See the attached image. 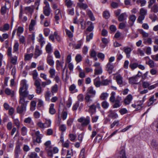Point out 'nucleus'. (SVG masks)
<instances>
[{
  "label": "nucleus",
  "mask_w": 158,
  "mask_h": 158,
  "mask_svg": "<svg viewBox=\"0 0 158 158\" xmlns=\"http://www.w3.org/2000/svg\"><path fill=\"white\" fill-rule=\"evenodd\" d=\"M20 85L21 87L19 91L20 95L19 104L21 105L26 106L28 101L26 100V99L29 94V91L27 90L28 85L25 80L21 81Z\"/></svg>",
  "instance_id": "f257e3e1"
},
{
  "label": "nucleus",
  "mask_w": 158,
  "mask_h": 158,
  "mask_svg": "<svg viewBox=\"0 0 158 158\" xmlns=\"http://www.w3.org/2000/svg\"><path fill=\"white\" fill-rule=\"evenodd\" d=\"M115 76L114 77L117 84L119 85L120 87H122L125 85L126 83L123 81V77L120 74L117 75L115 74Z\"/></svg>",
  "instance_id": "f03ea898"
},
{
  "label": "nucleus",
  "mask_w": 158,
  "mask_h": 158,
  "mask_svg": "<svg viewBox=\"0 0 158 158\" xmlns=\"http://www.w3.org/2000/svg\"><path fill=\"white\" fill-rule=\"evenodd\" d=\"M78 122L81 123V125L82 126H85L88 125L90 122V117L87 116L86 118L82 117L78 119Z\"/></svg>",
  "instance_id": "7ed1b4c3"
},
{
  "label": "nucleus",
  "mask_w": 158,
  "mask_h": 158,
  "mask_svg": "<svg viewBox=\"0 0 158 158\" xmlns=\"http://www.w3.org/2000/svg\"><path fill=\"white\" fill-rule=\"evenodd\" d=\"M42 53V52L41 50L40 49L39 47L38 46H36L35 49L34 58L35 59L37 58Z\"/></svg>",
  "instance_id": "20e7f679"
},
{
  "label": "nucleus",
  "mask_w": 158,
  "mask_h": 158,
  "mask_svg": "<svg viewBox=\"0 0 158 158\" xmlns=\"http://www.w3.org/2000/svg\"><path fill=\"white\" fill-rule=\"evenodd\" d=\"M21 152L20 146L19 145H17L14 151L15 158H19V155L20 154Z\"/></svg>",
  "instance_id": "39448f33"
},
{
  "label": "nucleus",
  "mask_w": 158,
  "mask_h": 158,
  "mask_svg": "<svg viewBox=\"0 0 158 158\" xmlns=\"http://www.w3.org/2000/svg\"><path fill=\"white\" fill-rule=\"evenodd\" d=\"M121 98H118L116 99L115 101V103L112 105V107L113 108H116L120 107L122 104L121 103Z\"/></svg>",
  "instance_id": "423d86ee"
},
{
  "label": "nucleus",
  "mask_w": 158,
  "mask_h": 158,
  "mask_svg": "<svg viewBox=\"0 0 158 158\" xmlns=\"http://www.w3.org/2000/svg\"><path fill=\"white\" fill-rule=\"evenodd\" d=\"M94 97H91V95L86 94L85 98L86 103L88 105H89L93 102L92 98Z\"/></svg>",
  "instance_id": "0eeeda50"
},
{
  "label": "nucleus",
  "mask_w": 158,
  "mask_h": 158,
  "mask_svg": "<svg viewBox=\"0 0 158 158\" xmlns=\"http://www.w3.org/2000/svg\"><path fill=\"white\" fill-rule=\"evenodd\" d=\"M96 91L94 89V88L92 86H90L88 88L87 90V93L86 94L91 95V97H94L96 94Z\"/></svg>",
  "instance_id": "6e6552de"
},
{
  "label": "nucleus",
  "mask_w": 158,
  "mask_h": 158,
  "mask_svg": "<svg viewBox=\"0 0 158 158\" xmlns=\"http://www.w3.org/2000/svg\"><path fill=\"white\" fill-rule=\"evenodd\" d=\"M94 84L96 87H99L101 85V81L99 77H98L94 80Z\"/></svg>",
  "instance_id": "1a4fd4ad"
},
{
  "label": "nucleus",
  "mask_w": 158,
  "mask_h": 158,
  "mask_svg": "<svg viewBox=\"0 0 158 158\" xmlns=\"http://www.w3.org/2000/svg\"><path fill=\"white\" fill-rule=\"evenodd\" d=\"M124 52L126 55V57L128 58H130V53L132 51V49L130 47H124L123 48Z\"/></svg>",
  "instance_id": "9d476101"
},
{
  "label": "nucleus",
  "mask_w": 158,
  "mask_h": 158,
  "mask_svg": "<svg viewBox=\"0 0 158 158\" xmlns=\"http://www.w3.org/2000/svg\"><path fill=\"white\" fill-rule=\"evenodd\" d=\"M133 99L132 95L129 94L128 95L124 100V103L126 105L129 104Z\"/></svg>",
  "instance_id": "9b49d317"
},
{
  "label": "nucleus",
  "mask_w": 158,
  "mask_h": 158,
  "mask_svg": "<svg viewBox=\"0 0 158 158\" xmlns=\"http://www.w3.org/2000/svg\"><path fill=\"white\" fill-rule=\"evenodd\" d=\"M47 61L48 64L51 66H53L54 64V62L53 60L52 57L50 55H48L47 57Z\"/></svg>",
  "instance_id": "f8f14e48"
},
{
  "label": "nucleus",
  "mask_w": 158,
  "mask_h": 158,
  "mask_svg": "<svg viewBox=\"0 0 158 158\" xmlns=\"http://www.w3.org/2000/svg\"><path fill=\"white\" fill-rule=\"evenodd\" d=\"M26 106L20 105V106H18L17 108V112L19 114H22L25 112L26 110Z\"/></svg>",
  "instance_id": "ddd939ff"
},
{
  "label": "nucleus",
  "mask_w": 158,
  "mask_h": 158,
  "mask_svg": "<svg viewBox=\"0 0 158 158\" xmlns=\"http://www.w3.org/2000/svg\"><path fill=\"white\" fill-rule=\"evenodd\" d=\"M156 101V99L155 98L154 95L151 97L148 101V106L152 105Z\"/></svg>",
  "instance_id": "4468645a"
},
{
  "label": "nucleus",
  "mask_w": 158,
  "mask_h": 158,
  "mask_svg": "<svg viewBox=\"0 0 158 158\" xmlns=\"http://www.w3.org/2000/svg\"><path fill=\"white\" fill-rule=\"evenodd\" d=\"M77 6L80 9L83 10H85L88 7L87 5L83 2H78L77 3Z\"/></svg>",
  "instance_id": "2eb2a0df"
},
{
  "label": "nucleus",
  "mask_w": 158,
  "mask_h": 158,
  "mask_svg": "<svg viewBox=\"0 0 158 158\" xmlns=\"http://www.w3.org/2000/svg\"><path fill=\"white\" fill-rule=\"evenodd\" d=\"M10 57V63L13 65L16 64L18 60L17 56H11Z\"/></svg>",
  "instance_id": "dca6fc26"
},
{
  "label": "nucleus",
  "mask_w": 158,
  "mask_h": 158,
  "mask_svg": "<svg viewBox=\"0 0 158 158\" xmlns=\"http://www.w3.org/2000/svg\"><path fill=\"white\" fill-rule=\"evenodd\" d=\"M69 90L72 93H74L78 91V90L76 89V86L74 84H72L69 87Z\"/></svg>",
  "instance_id": "f3484780"
},
{
  "label": "nucleus",
  "mask_w": 158,
  "mask_h": 158,
  "mask_svg": "<svg viewBox=\"0 0 158 158\" xmlns=\"http://www.w3.org/2000/svg\"><path fill=\"white\" fill-rule=\"evenodd\" d=\"M50 8L49 7H44L43 8V13L46 16H48L50 13Z\"/></svg>",
  "instance_id": "a211bd4d"
},
{
  "label": "nucleus",
  "mask_w": 158,
  "mask_h": 158,
  "mask_svg": "<svg viewBox=\"0 0 158 158\" xmlns=\"http://www.w3.org/2000/svg\"><path fill=\"white\" fill-rule=\"evenodd\" d=\"M89 111L91 115L96 112V109L94 104H93L91 106H89Z\"/></svg>",
  "instance_id": "6ab92c4d"
},
{
  "label": "nucleus",
  "mask_w": 158,
  "mask_h": 158,
  "mask_svg": "<svg viewBox=\"0 0 158 158\" xmlns=\"http://www.w3.org/2000/svg\"><path fill=\"white\" fill-rule=\"evenodd\" d=\"M127 17V15L126 13H122L118 17V20L120 22L122 21L125 20Z\"/></svg>",
  "instance_id": "aec40b11"
},
{
  "label": "nucleus",
  "mask_w": 158,
  "mask_h": 158,
  "mask_svg": "<svg viewBox=\"0 0 158 158\" xmlns=\"http://www.w3.org/2000/svg\"><path fill=\"white\" fill-rule=\"evenodd\" d=\"M58 91V85L56 84L51 87V92L53 95L54 94L56 93Z\"/></svg>",
  "instance_id": "412c9836"
},
{
  "label": "nucleus",
  "mask_w": 158,
  "mask_h": 158,
  "mask_svg": "<svg viewBox=\"0 0 158 158\" xmlns=\"http://www.w3.org/2000/svg\"><path fill=\"white\" fill-rule=\"evenodd\" d=\"M51 93L49 91H47L44 93V95L45 100L48 102H50V97H51Z\"/></svg>",
  "instance_id": "4be33fe9"
},
{
  "label": "nucleus",
  "mask_w": 158,
  "mask_h": 158,
  "mask_svg": "<svg viewBox=\"0 0 158 158\" xmlns=\"http://www.w3.org/2000/svg\"><path fill=\"white\" fill-rule=\"evenodd\" d=\"M49 73L50 74V78H54V77L56 75V70L54 68H50L49 71Z\"/></svg>",
  "instance_id": "5701e85b"
},
{
  "label": "nucleus",
  "mask_w": 158,
  "mask_h": 158,
  "mask_svg": "<svg viewBox=\"0 0 158 158\" xmlns=\"http://www.w3.org/2000/svg\"><path fill=\"white\" fill-rule=\"evenodd\" d=\"M137 81V79L136 76L133 77H130L129 79V83L131 84H137L136 82Z\"/></svg>",
  "instance_id": "b1692460"
},
{
  "label": "nucleus",
  "mask_w": 158,
  "mask_h": 158,
  "mask_svg": "<svg viewBox=\"0 0 158 158\" xmlns=\"http://www.w3.org/2000/svg\"><path fill=\"white\" fill-rule=\"evenodd\" d=\"M35 24V21L33 19L31 20V23H30L29 27V31H31L34 30V27Z\"/></svg>",
  "instance_id": "393cba45"
},
{
  "label": "nucleus",
  "mask_w": 158,
  "mask_h": 158,
  "mask_svg": "<svg viewBox=\"0 0 158 158\" xmlns=\"http://www.w3.org/2000/svg\"><path fill=\"white\" fill-rule=\"evenodd\" d=\"M101 85L103 86H106L108 85L109 83V80L108 79H105L104 78V76L101 77Z\"/></svg>",
  "instance_id": "a878e982"
},
{
  "label": "nucleus",
  "mask_w": 158,
  "mask_h": 158,
  "mask_svg": "<svg viewBox=\"0 0 158 158\" xmlns=\"http://www.w3.org/2000/svg\"><path fill=\"white\" fill-rule=\"evenodd\" d=\"M5 92L6 94L8 95H11V97L14 96V91L11 90L8 88H6L5 90Z\"/></svg>",
  "instance_id": "bb28decb"
},
{
  "label": "nucleus",
  "mask_w": 158,
  "mask_h": 158,
  "mask_svg": "<svg viewBox=\"0 0 158 158\" xmlns=\"http://www.w3.org/2000/svg\"><path fill=\"white\" fill-rule=\"evenodd\" d=\"M54 104L52 103L50 104L49 109V112L52 114H53L56 113V110L54 108Z\"/></svg>",
  "instance_id": "cd10ccee"
},
{
  "label": "nucleus",
  "mask_w": 158,
  "mask_h": 158,
  "mask_svg": "<svg viewBox=\"0 0 158 158\" xmlns=\"http://www.w3.org/2000/svg\"><path fill=\"white\" fill-rule=\"evenodd\" d=\"M109 117L113 119H115L118 117V115L113 111L111 110L109 112Z\"/></svg>",
  "instance_id": "c85d7f7f"
},
{
  "label": "nucleus",
  "mask_w": 158,
  "mask_h": 158,
  "mask_svg": "<svg viewBox=\"0 0 158 158\" xmlns=\"http://www.w3.org/2000/svg\"><path fill=\"white\" fill-rule=\"evenodd\" d=\"M151 11L154 13H157L158 12V6L157 5L154 4L151 8Z\"/></svg>",
  "instance_id": "c756f323"
},
{
  "label": "nucleus",
  "mask_w": 158,
  "mask_h": 158,
  "mask_svg": "<svg viewBox=\"0 0 158 158\" xmlns=\"http://www.w3.org/2000/svg\"><path fill=\"white\" fill-rule=\"evenodd\" d=\"M102 67L95 69H94V76L95 77V75H99L102 73Z\"/></svg>",
  "instance_id": "7c9ffc66"
},
{
  "label": "nucleus",
  "mask_w": 158,
  "mask_h": 158,
  "mask_svg": "<svg viewBox=\"0 0 158 158\" xmlns=\"http://www.w3.org/2000/svg\"><path fill=\"white\" fill-rule=\"evenodd\" d=\"M138 66V64L136 62H131L129 65V67L132 70H134Z\"/></svg>",
  "instance_id": "2f4dec72"
},
{
  "label": "nucleus",
  "mask_w": 158,
  "mask_h": 158,
  "mask_svg": "<svg viewBox=\"0 0 158 158\" xmlns=\"http://www.w3.org/2000/svg\"><path fill=\"white\" fill-rule=\"evenodd\" d=\"M39 38L38 41L40 43L42 47L43 45L45 43V42L44 40V37H43L42 35L40 34L39 35Z\"/></svg>",
  "instance_id": "473e14b6"
},
{
  "label": "nucleus",
  "mask_w": 158,
  "mask_h": 158,
  "mask_svg": "<svg viewBox=\"0 0 158 158\" xmlns=\"http://www.w3.org/2000/svg\"><path fill=\"white\" fill-rule=\"evenodd\" d=\"M24 122L25 123L29 124L33 126L34 125V123L32 122L31 118V117H28L26 118L24 120Z\"/></svg>",
  "instance_id": "72a5a7b5"
},
{
  "label": "nucleus",
  "mask_w": 158,
  "mask_h": 158,
  "mask_svg": "<svg viewBox=\"0 0 158 158\" xmlns=\"http://www.w3.org/2000/svg\"><path fill=\"white\" fill-rule=\"evenodd\" d=\"M86 12L87 14L90 17L91 20L92 21H94L95 20L93 16V13H92L91 10H86Z\"/></svg>",
  "instance_id": "f704fd0d"
},
{
  "label": "nucleus",
  "mask_w": 158,
  "mask_h": 158,
  "mask_svg": "<svg viewBox=\"0 0 158 158\" xmlns=\"http://www.w3.org/2000/svg\"><path fill=\"white\" fill-rule=\"evenodd\" d=\"M24 31V28L23 27H19L17 29V34L18 36H20L21 34Z\"/></svg>",
  "instance_id": "c9c22d12"
},
{
  "label": "nucleus",
  "mask_w": 158,
  "mask_h": 158,
  "mask_svg": "<svg viewBox=\"0 0 158 158\" xmlns=\"http://www.w3.org/2000/svg\"><path fill=\"white\" fill-rule=\"evenodd\" d=\"M45 122L44 123L45 128H48L50 127L51 123V122L50 120L45 119Z\"/></svg>",
  "instance_id": "e433bc0d"
},
{
  "label": "nucleus",
  "mask_w": 158,
  "mask_h": 158,
  "mask_svg": "<svg viewBox=\"0 0 158 158\" xmlns=\"http://www.w3.org/2000/svg\"><path fill=\"white\" fill-rule=\"evenodd\" d=\"M108 96V95L107 93H103L101 94L100 98L102 100H104L107 98Z\"/></svg>",
  "instance_id": "4c0bfd02"
},
{
  "label": "nucleus",
  "mask_w": 158,
  "mask_h": 158,
  "mask_svg": "<svg viewBox=\"0 0 158 158\" xmlns=\"http://www.w3.org/2000/svg\"><path fill=\"white\" fill-rule=\"evenodd\" d=\"M33 56V53H30V54H27L25 55L24 60L27 61L31 59Z\"/></svg>",
  "instance_id": "58836bf2"
},
{
  "label": "nucleus",
  "mask_w": 158,
  "mask_h": 158,
  "mask_svg": "<svg viewBox=\"0 0 158 158\" xmlns=\"http://www.w3.org/2000/svg\"><path fill=\"white\" fill-rule=\"evenodd\" d=\"M36 106V102L34 101H33L31 102L30 110L31 111H34L35 109Z\"/></svg>",
  "instance_id": "ea45409f"
},
{
  "label": "nucleus",
  "mask_w": 158,
  "mask_h": 158,
  "mask_svg": "<svg viewBox=\"0 0 158 158\" xmlns=\"http://www.w3.org/2000/svg\"><path fill=\"white\" fill-rule=\"evenodd\" d=\"M29 156L30 158H39L37 154L35 152H31Z\"/></svg>",
  "instance_id": "a19ab883"
},
{
  "label": "nucleus",
  "mask_w": 158,
  "mask_h": 158,
  "mask_svg": "<svg viewBox=\"0 0 158 158\" xmlns=\"http://www.w3.org/2000/svg\"><path fill=\"white\" fill-rule=\"evenodd\" d=\"M115 93L114 92H112L111 94V96L110 98V100L112 102H114L116 100L115 98Z\"/></svg>",
  "instance_id": "79ce46f5"
},
{
  "label": "nucleus",
  "mask_w": 158,
  "mask_h": 158,
  "mask_svg": "<svg viewBox=\"0 0 158 158\" xmlns=\"http://www.w3.org/2000/svg\"><path fill=\"white\" fill-rule=\"evenodd\" d=\"M9 28V25L8 24H5L3 26V28H0V30L2 31H7Z\"/></svg>",
  "instance_id": "37998d69"
},
{
  "label": "nucleus",
  "mask_w": 158,
  "mask_h": 158,
  "mask_svg": "<svg viewBox=\"0 0 158 158\" xmlns=\"http://www.w3.org/2000/svg\"><path fill=\"white\" fill-rule=\"evenodd\" d=\"M87 23L88 24H90V25L87 28V30L90 31H92L94 28V26L93 25L92 23L90 21H89Z\"/></svg>",
  "instance_id": "c03bdc74"
},
{
  "label": "nucleus",
  "mask_w": 158,
  "mask_h": 158,
  "mask_svg": "<svg viewBox=\"0 0 158 158\" xmlns=\"http://www.w3.org/2000/svg\"><path fill=\"white\" fill-rule=\"evenodd\" d=\"M25 10L27 11L28 12L32 13L34 10L33 7L32 6H27L25 7Z\"/></svg>",
  "instance_id": "a18cd8bd"
},
{
  "label": "nucleus",
  "mask_w": 158,
  "mask_h": 158,
  "mask_svg": "<svg viewBox=\"0 0 158 158\" xmlns=\"http://www.w3.org/2000/svg\"><path fill=\"white\" fill-rule=\"evenodd\" d=\"M65 31L68 36L69 38H72L73 36V32H72V31H71L67 29H65Z\"/></svg>",
  "instance_id": "49530a36"
},
{
  "label": "nucleus",
  "mask_w": 158,
  "mask_h": 158,
  "mask_svg": "<svg viewBox=\"0 0 158 158\" xmlns=\"http://www.w3.org/2000/svg\"><path fill=\"white\" fill-rule=\"evenodd\" d=\"M46 49L47 53H51L52 50L51 45L48 44L46 46Z\"/></svg>",
  "instance_id": "de8ad7c7"
},
{
  "label": "nucleus",
  "mask_w": 158,
  "mask_h": 158,
  "mask_svg": "<svg viewBox=\"0 0 158 158\" xmlns=\"http://www.w3.org/2000/svg\"><path fill=\"white\" fill-rule=\"evenodd\" d=\"M139 32L143 35V37H148L149 36V34L145 32L143 29L139 30Z\"/></svg>",
  "instance_id": "09e8293b"
},
{
  "label": "nucleus",
  "mask_w": 158,
  "mask_h": 158,
  "mask_svg": "<svg viewBox=\"0 0 158 158\" xmlns=\"http://www.w3.org/2000/svg\"><path fill=\"white\" fill-rule=\"evenodd\" d=\"M146 96H144L143 98V99L142 101H141L139 102V103L137 105V106H139V109H140V108H141L142 107V105H143V102H144V101L146 99Z\"/></svg>",
  "instance_id": "8fccbe9b"
},
{
  "label": "nucleus",
  "mask_w": 158,
  "mask_h": 158,
  "mask_svg": "<svg viewBox=\"0 0 158 158\" xmlns=\"http://www.w3.org/2000/svg\"><path fill=\"white\" fill-rule=\"evenodd\" d=\"M82 57L80 54H77L76 56L75 60L77 63L80 62L82 60Z\"/></svg>",
  "instance_id": "3c124183"
},
{
  "label": "nucleus",
  "mask_w": 158,
  "mask_h": 158,
  "mask_svg": "<svg viewBox=\"0 0 158 158\" xmlns=\"http://www.w3.org/2000/svg\"><path fill=\"white\" fill-rule=\"evenodd\" d=\"M70 142L69 140H67L65 142H63L62 143V146L64 147L68 148Z\"/></svg>",
  "instance_id": "603ef678"
},
{
  "label": "nucleus",
  "mask_w": 158,
  "mask_h": 158,
  "mask_svg": "<svg viewBox=\"0 0 158 158\" xmlns=\"http://www.w3.org/2000/svg\"><path fill=\"white\" fill-rule=\"evenodd\" d=\"M19 49V44L18 42H16L13 47L14 52H16L18 51Z\"/></svg>",
  "instance_id": "864d4df0"
},
{
  "label": "nucleus",
  "mask_w": 158,
  "mask_h": 158,
  "mask_svg": "<svg viewBox=\"0 0 158 158\" xmlns=\"http://www.w3.org/2000/svg\"><path fill=\"white\" fill-rule=\"evenodd\" d=\"M27 128L25 127H23L21 129V134L23 135H25L27 134Z\"/></svg>",
  "instance_id": "5fc2aeb1"
},
{
  "label": "nucleus",
  "mask_w": 158,
  "mask_h": 158,
  "mask_svg": "<svg viewBox=\"0 0 158 158\" xmlns=\"http://www.w3.org/2000/svg\"><path fill=\"white\" fill-rule=\"evenodd\" d=\"M119 156L120 158H127L124 150L123 149L120 152Z\"/></svg>",
  "instance_id": "6e6d98bb"
},
{
  "label": "nucleus",
  "mask_w": 158,
  "mask_h": 158,
  "mask_svg": "<svg viewBox=\"0 0 158 158\" xmlns=\"http://www.w3.org/2000/svg\"><path fill=\"white\" fill-rule=\"evenodd\" d=\"M136 2L138 4H140L141 6H144L146 3L145 0H137Z\"/></svg>",
  "instance_id": "4d7b16f0"
},
{
  "label": "nucleus",
  "mask_w": 158,
  "mask_h": 158,
  "mask_svg": "<svg viewBox=\"0 0 158 158\" xmlns=\"http://www.w3.org/2000/svg\"><path fill=\"white\" fill-rule=\"evenodd\" d=\"M19 36V39L20 43L21 44H25V37L23 35L21 36L20 35Z\"/></svg>",
  "instance_id": "13d9d810"
},
{
  "label": "nucleus",
  "mask_w": 158,
  "mask_h": 158,
  "mask_svg": "<svg viewBox=\"0 0 158 158\" xmlns=\"http://www.w3.org/2000/svg\"><path fill=\"white\" fill-rule=\"evenodd\" d=\"M139 13L140 15L145 16L147 14V10L143 8H142L140 10Z\"/></svg>",
  "instance_id": "bf43d9fd"
},
{
  "label": "nucleus",
  "mask_w": 158,
  "mask_h": 158,
  "mask_svg": "<svg viewBox=\"0 0 158 158\" xmlns=\"http://www.w3.org/2000/svg\"><path fill=\"white\" fill-rule=\"evenodd\" d=\"M14 124L16 126L17 128L20 127V122L18 119H15L14 120Z\"/></svg>",
  "instance_id": "052dcab7"
},
{
  "label": "nucleus",
  "mask_w": 158,
  "mask_h": 158,
  "mask_svg": "<svg viewBox=\"0 0 158 158\" xmlns=\"http://www.w3.org/2000/svg\"><path fill=\"white\" fill-rule=\"evenodd\" d=\"M149 18L152 20V22H154L156 20L157 17L155 14L150 15H149Z\"/></svg>",
  "instance_id": "680f3d73"
},
{
  "label": "nucleus",
  "mask_w": 158,
  "mask_h": 158,
  "mask_svg": "<svg viewBox=\"0 0 158 158\" xmlns=\"http://www.w3.org/2000/svg\"><path fill=\"white\" fill-rule=\"evenodd\" d=\"M43 136L36 137V139L34 140L33 142L34 143L36 142L38 143H40L41 142V139Z\"/></svg>",
  "instance_id": "e2e57ef3"
},
{
  "label": "nucleus",
  "mask_w": 158,
  "mask_h": 158,
  "mask_svg": "<svg viewBox=\"0 0 158 158\" xmlns=\"http://www.w3.org/2000/svg\"><path fill=\"white\" fill-rule=\"evenodd\" d=\"M109 29L110 30L112 33H114L117 30L116 26L113 25L110 26L109 27Z\"/></svg>",
  "instance_id": "0e129e2a"
},
{
  "label": "nucleus",
  "mask_w": 158,
  "mask_h": 158,
  "mask_svg": "<svg viewBox=\"0 0 158 158\" xmlns=\"http://www.w3.org/2000/svg\"><path fill=\"white\" fill-rule=\"evenodd\" d=\"M69 137L70 140L72 142H74L76 138V135L73 134H70L69 135Z\"/></svg>",
  "instance_id": "69168bd1"
},
{
  "label": "nucleus",
  "mask_w": 158,
  "mask_h": 158,
  "mask_svg": "<svg viewBox=\"0 0 158 158\" xmlns=\"http://www.w3.org/2000/svg\"><path fill=\"white\" fill-rule=\"evenodd\" d=\"M54 54L56 58L59 59L60 58L61 56L60 52L57 50H55Z\"/></svg>",
  "instance_id": "338daca9"
},
{
  "label": "nucleus",
  "mask_w": 158,
  "mask_h": 158,
  "mask_svg": "<svg viewBox=\"0 0 158 158\" xmlns=\"http://www.w3.org/2000/svg\"><path fill=\"white\" fill-rule=\"evenodd\" d=\"M37 125L41 128H45L44 124L41 121L38 122L37 123Z\"/></svg>",
  "instance_id": "774afa93"
}]
</instances>
